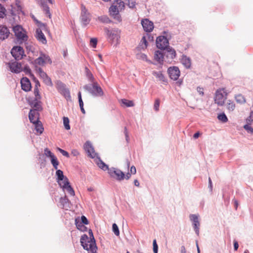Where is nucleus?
<instances>
[{
	"mask_svg": "<svg viewBox=\"0 0 253 253\" xmlns=\"http://www.w3.org/2000/svg\"><path fill=\"white\" fill-rule=\"evenodd\" d=\"M80 242L84 250L90 251L91 253H97V248L94 238L90 239L86 235L84 234L82 236Z\"/></svg>",
	"mask_w": 253,
	"mask_h": 253,
	"instance_id": "1",
	"label": "nucleus"
},
{
	"mask_svg": "<svg viewBox=\"0 0 253 253\" xmlns=\"http://www.w3.org/2000/svg\"><path fill=\"white\" fill-rule=\"evenodd\" d=\"M229 92L230 91L226 90L225 88L218 89L215 93L214 98L215 103L217 104L218 106H223Z\"/></svg>",
	"mask_w": 253,
	"mask_h": 253,
	"instance_id": "2",
	"label": "nucleus"
},
{
	"mask_svg": "<svg viewBox=\"0 0 253 253\" xmlns=\"http://www.w3.org/2000/svg\"><path fill=\"white\" fill-rule=\"evenodd\" d=\"M84 88L95 96H102L104 94L101 87L96 82L93 83L91 86L85 85Z\"/></svg>",
	"mask_w": 253,
	"mask_h": 253,
	"instance_id": "3",
	"label": "nucleus"
},
{
	"mask_svg": "<svg viewBox=\"0 0 253 253\" xmlns=\"http://www.w3.org/2000/svg\"><path fill=\"white\" fill-rule=\"evenodd\" d=\"M13 31L15 34V36L18 40L22 42H25L27 40L28 37L26 34V32L20 25L14 26Z\"/></svg>",
	"mask_w": 253,
	"mask_h": 253,
	"instance_id": "4",
	"label": "nucleus"
},
{
	"mask_svg": "<svg viewBox=\"0 0 253 253\" xmlns=\"http://www.w3.org/2000/svg\"><path fill=\"white\" fill-rule=\"evenodd\" d=\"M34 63L36 65L44 66L46 64H51L52 61L48 55L41 53L40 56L35 60Z\"/></svg>",
	"mask_w": 253,
	"mask_h": 253,
	"instance_id": "5",
	"label": "nucleus"
},
{
	"mask_svg": "<svg viewBox=\"0 0 253 253\" xmlns=\"http://www.w3.org/2000/svg\"><path fill=\"white\" fill-rule=\"evenodd\" d=\"M104 31L107 37L112 41L118 42L120 39V31L118 29L109 30L107 28H104Z\"/></svg>",
	"mask_w": 253,
	"mask_h": 253,
	"instance_id": "6",
	"label": "nucleus"
},
{
	"mask_svg": "<svg viewBox=\"0 0 253 253\" xmlns=\"http://www.w3.org/2000/svg\"><path fill=\"white\" fill-rule=\"evenodd\" d=\"M11 53L17 60L22 59L23 56H25L23 48L19 46L13 47L11 50Z\"/></svg>",
	"mask_w": 253,
	"mask_h": 253,
	"instance_id": "7",
	"label": "nucleus"
},
{
	"mask_svg": "<svg viewBox=\"0 0 253 253\" xmlns=\"http://www.w3.org/2000/svg\"><path fill=\"white\" fill-rule=\"evenodd\" d=\"M56 88L58 91L67 99L71 98L69 89L66 87L64 84L61 82H58L56 84Z\"/></svg>",
	"mask_w": 253,
	"mask_h": 253,
	"instance_id": "8",
	"label": "nucleus"
},
{
	"mask_svg": "<svg viewBox=\"0 0 253 253\" xmlns=\"http://www.w3.org/2000/svg\"><path fill=\"white\" fill-rule=\"evenodd\" d=\"M108 170L111 176L115 178L118 180L121 181L125 179V173L121 170L115 168H112L108 169Z\"/></svg>",
	"mask_w": 253,
	"mask_h": 253,
	"instance_id": "9",
	"label": "nucleus"
},
{
	"mask_svg": "<svg viewBox=\"0 0 253 253\" xmlns=\"http://www.w3.org/2000/svg\"><path fill=\"white\" fill-rule=\"evenodd\" d=\"M36 71L45 84L50 86H52L53 84L51 79L47 76L46 73L42 70V68H37Z\"/></svg>",
	"mask_w": 253,
	"mask_h": 253,
	"instance_id": "10",
	"label": "nucleus"
},
{
	"mask_svg": "<svg viewBox=\"0 0 253 253\" xmlns=\"http://www.w3.org/2000/svg\"><path fill=\"white\" fill-rule=\"evenodd\" d=\"M169 44V42L167 38L164 36H160L156 40V45L158 48L165 49Z\"/></svg>",
	"mask_w": 253,
	"mask_h": 253,
	"instance_id": "11",
	"label": "nucleus"
},
{
	"mask_svg": "<svg viewBox=\"0 0 253 253\" xmlns=\"http://www.w3.org/2000/svg\"><path fill=\"white\" fill-rule=\"evenodd\" d=\"M168 73L170 78L174 81L177 80L180 76V71L177 67H169Z\"/></svg>",
	"mask_w": 253,
	"mask_h": 253,
	"instance_id": "12",
	"label": "nucleus"
},
{
	"mask_svg": "<svg viewBox=\"0 0 253 253\" xmlns=\"http://www.w3.org/2000/svg\"><path fill=\"white\" fill-rule=\"evenodd\" d=\"M84 149L86 153H87L88 156L90 157L91 158L95 159L97 158V155L95 152L94 148L91 145V143L89 142H86L84 144Z\"/></svg>",
	"mask_w": 253,
	"mask_h": 253,
	"instance_id": "13",
	"label": "nucleus"
},
{
	"mask_svg": "<svg viewBox=\"0 0 253 253\" xmlns=\"http://www.w3.org/2000/svg\"><path fill=\"white\" fill-rule=\"evenodd\" d=\"M8 66L10 71L14 73H19L23 70L21 64L16 61L9 63Z\"/></svg>",
	"mask_w": 253,
	"mask_h": 253,
	"instance_id": "14",
	"label": "nucleus"
},
{
	"mask_svg": "<svg viewBox=\"0 0 253 253\" xmlns=\"http://www.w3.org/2000/svg\"><path fill=\"white\" fill-rule=\"evenodd\" d=\"M21 88L25 91H29L31 89V82L28 78L27 77H23L21 80Z\"/></svg>",
	"mask_w": 253,
	"mask_h": 253,
	"instance_id": "15",
	"label": "nucleus"
},
{
	"mask_svg": "<svg viewBox=\"0 0 253 253\" xmlns=\"http://www.w3.org/2000/svg\"><path fill=\"white\" fill-rule=\"evenodd\" d=\"M141 24L144 30L147 32H151L154 28L153 23L147 19L142 20Z\"/></svg>",
	"mask_w": 253,
	"mask_h": 253,
	"instance_id": "16",
	"label": "nucleus"
},
{
	"mask_svg": "<svg viewBox=\"0 0 253 253\" xmlns=\"http://www.w3.org/2000/svg\"><path fill=\"white\" fill-rule=\"evenodd\" d=\"M60 186L61 188H62L64 191L66 190L71 196L75 195V192L72 187L70 185L68 179H65V183L61 184L60 183Z\"/></svg>",
	"mask_w": 253,
	"mask_h": 253,
	"instance_id": "17",
	"label": "nucleus"
},
{
	"mask_svg": "<svg viewBox=\"0 0 253 253\" xmlns=\"http://www.w3.org/2000/svg\"><path fill=\"white\" fill-rule=\"evenodd\" d=\"M120 10L118 8V6L117 5H115V4L112 5L109 9V12L110 14L114 16V18L117 19L119 21H121V17L119 15Z\"/></svg>",
	"mask_w": 253,
	"mask_h": 253,
	"instance_id": "18",
	"label": "nucleus"
},
{
	"mask_svg": "<svg viewBox=\"0 0 253 253\" xmlns=\"http://www.w3.org/2000/svg\"><path fill=\"white\" fill-rule=\"evenodd\" d=\"M39 113L36 110H31L29 114V118L32 123H36L39 121Z\"/></svg>",
	"mask_w": 253,
	"mask_h": 253,
	"instance_id": "19",
	"label": "nucleus"
},
{
	"mask_svg": "<svg viewBox=\"0 0 253 253\" xmlns=\"http://www.w3.org/2000/svg\"><path fill=\"white\" fill-rule=\"evenodd\" d=\"M9 35V31L5 26H0V39L4 40Z\"/></svg>",
	"mask_w": 253,
	"mask_h": 253,
	"instance_id": "20",
	"label": "nucleus"
},
{
	"mask_svg": "<svg viewBox=\"0 0 253 253\" xmlns=\"http://www.w3.org/2000/svg\"><path fill=\"white\" fill-rule=\"evenodd\" d=\"M152 74L162 83L166 84L167 83V80L162 72L153 71Z\"/></svg>",
	"mask_w": 253,
	"mask_h": 253,
	"instance_id": "21",
	"label": "nucleus"
},
{
	"mask_svg": "<svg viewBox=\"0 0 253 253\" xmlns=\"http://www.w3.org/2000/svg\"><path fill=\"white\" fill-rule=\"evenodd\" d=\"M56 175L57 177V181L60 185V183H65V179H68L66 177H65L63 172L61 170L57 169L56 172Z\"/></svg>",
	"mask_w": 253,
	"mask_h": 253,
	"instance_id": "22",
	"label": "nucleus"
},
{
	"mask_svg": "<svg viewBox=\"0 0 253 253\" xmlns=\"http://www.w3.org/2000/svg\"><path fill=\"white\" fill-rule=\"evenodd\" d=\"M81 19L84 25L88 24L90 21L89 14L86 12V10L85 8H84V9H82Z\"/></svg>",
	"mask_w": 253,
	"mask_h": 253,
	"instance_id": "23",
	"label": "nucleus"
},
{
	"mask_svg": "<svg viewBox=\"0 0 253 253\" xmlns=\"http://www.w3.org/2000/svg\"><path fill=\"white\" fill-rule=\"evenodd\" d=\"M36 38L42 43L45 44L46 43L45 37L40 29H38L36 30Z\"/></svg>",
	"mask_w": 253,
	"mask_h": 253,
	"instance_id": "24",
	"label": "nucleus"
},
{
	"mask_svg": "<svg viewBox=\"0 0 253 253\" xmlns=\"http://www.w3.org/2000/svg\"><path fill=\"white\" fill-rule=\"evenodd\" d=\"M190 219L194 223V227L196 232L198 234L199 233V226H200V223L198 221V216L195 214H192L190 216Z\"/></svg>",
	"mask_w": 253,
	"mask_h": 253,
	"instance_id": "25",
	"label": "nucleus"
},
{
	"mask_svg": "<svg viewBox=\"0 0 253 253\" xmlns=\"http://www.w3.org/2000/svg\"><path fill=\"white\" fill-rule=\"evenodd\" d=\"M40 99H35L31 103L33 110H36V111H41L42 110V103L40 101Z\"/></svg>",
	"mask_w": 253,
	"mask_h": 253,
	"instance_id": "26",
	"label": "nucleus"
},
{
	"mask_svg": "<svg viewBox=\"0 0 253 253\" xmlns=\"http://www.w3.org/2000/svg\"><path fill=\"white\" fill-rule=\"evenodd\" d=\"M147 38H148L150 40H153V37H151L150 35L149 34H147L145 36H144L140 42V46L142 48H146L147 46Z\"/></svg>",
	"mask_w": 253,
	"mask_h": 253,
	"instance_id": "27",
	"label": "nucleus"
},
{
	"mask_svg": "<svg viewBox=\"0 0 253 253\" xmlns=\"http://www.w3.org/2000/svg\"><path fill=\"white\" fill-rule=\"evenodd\" d=\"M95 163L97 166L102 169L106 170L108 169L107 165H106L100 158H95Z\"/></svg>",
	"mask_w": 253,
	"mask_h": 253,
	"instance_id": "28",
	"label": "nucleus"
},
{
	"mask_svg": "<svg viewBox=\"0 0 253 253\" xmlns=\"http://www.w3.org/2000/svg\"><path fill=\"white\" fill-rule=\"evenodd\" d=\"M154 59L156 61L160 63L163 61L164 55L163 53L160 51H156L154 54Z\"/></svg>",
	"mask_w": 253,
	"mask_h": 253,
	"instance_id": "29",
	"label": "nucleus"
},
{
	"mask_svg": "<svg viewBox=\"0 0 253 253\" xmlns=\"http://www.w3.org/2000/svg\"><path fill=\"white\" fill-rule=\"evenodd\" d=\"M226 107L229 112H232L235 109L236 105L234 101L231 100H228Z\"/></svg>",
	"mask_w": 253,
	"mask_h": 253,
	"instance_id": "30",
	"label": "nucleus"
},
{
	"mask_svg": "<svg viewBox=\"0 0 253 253\" xmlns=\"http://www.w3.org/2000/svg\"><path fill=\"white\" fill-rule=\"evenodd\" d=\"M35 125V128L37 133L41 134L43 131V127L40 121H38L36 123H33Z\"/></svg>",
	"mask_w": 253,
	"mask_h": 253,
	"instance_id": "31",
	"label": "nucleus"
},
{
	"mask_svg": "<svg viewBox=\"0 0 253 253\" xmlns=\"http://www.w3.org/2000/svg\"><path fill=\"white\" fill-rule=\"evenodd\" d=\"M75 224L77 228L81 231H84L86 230V227L84 225V224L81 222L79 218L75 219Z\"/></svg>",
	"mask_w": 253,
	"mask_h": 253,
	"instance_id": "32",
	"label": "nucleus"
},
{
	"mask_svg": "<svg viewBox=\"0 0 253 253\" xmlns=\"http://www.w3.org/2000/svg\"><path fill=\"white\" fill-rule=\"evenodd\" d=\"M234 98L237 103L242 104L246 102V99L245 97L241 94L236 95Z\"/></svg>",
	"mask_w": 253,
	"mask_h": 253,
	"instance_id": "33",
	"label": "nucleus"
},
{
	"mask_svg": "<svg viewBox=\"0 0 253 253\" xmlns=\"http://www.w3.org/2000/svg\"><path fill=\"white\" fill-rule=\"evenodd\" d=\"M41 6L42 8V10L44 11L46 14L47 15L49 18H51V13L50 12L49 8L45 2L42 1L41 3Z\"/></svg>",
	"mask_w": 253,
	"mask_h": 253,
	"instance_id": "34",
	"label": "nucleus"
},
{
	"mask_svg": "<svg viewBox=\"0 0 253 253\" xmlns=\"http://www.w3.org/2000/svg\"><path fill=\"white\" fill-rule=\"evenodd\" d=\"M121 103L122 105H124L127 107H133L134 106V103L133 101L126 99H121Z\"/></svg>",
	"mask_w": 253,
	"mask_h": 253,
	"instance_id": "35",
	"label": "nucleus"
},
{
	"mask_svg": "<svg viewBox=\"0 0 253 253\" xmlns=\"http://www.w3.org/2000/svg\"><path fill=\"white\" fill-rule=\"evenodd\" d=\"M181 62L186 68H189L191 66V60L186 56H183L182 58Z\"/></svg>",
	"mask_w": 253,
	"mask_h": 253,
	"instance_id": "36",
	"label": "nucleus"
},
{
	"mask_svg": "<svg viewBox=\"0 0 253 253\" xmlns=\"http://www.w3.org/2000/svg\"><path fill=\"white\" fill-rule=\"evenodd\" d=\"M78 95L79 102V105H80V107L81 108V110L83 114H85V112L84 108V102H83V101L82 98L81 92L80 91L79 92Z\"/></svg>",
	"mask_w": 253,
	"mask_h": 253,
	"instance_id": "37",
	"label": "nucleus"
},
{
	"mask_svg": "<svg viewBox=\"0 0 253 253\" xmlns=\"http://www.w3.org/2000/svg\"><path fill=\"white\" fill-rule=\"evenodd\" d=\"M98 20L100 22H101L102 23H109L111 22V20L109 19V18L107 16H105V15H103V16L98 17Z\"/></svg>",
	"mask_w": 253,
	"mask_h": 253,
	"instance_id": "38",
	"label": "nucleus"
},
{
	"mask_svg": "<svg viewBox=\"0 0 253 253\" xmlns=\"http://www.w3.org/2000/svg\"><path fill=\"white\" fill-rule=\"evenodd\" d=\"M217 119L222 123H226L228 120L227 117L224 113L218 115Z\"/></svg>",
	"mask_w": 253,
	"mask_h": 253,
	"instance_id": "39",
	"label": "nucleus"
},
{
	"mask_svg": "<svg viewBox=\"0 0 253 253\" xmlns=\"http://www.w3.org/2000/svg\"><path fill=\"white\" fill-rule=\"evenodd\" d=\"M51 163L53 165V167L54 168V169H57V167L59 165V162L55 156L51 158Z\"/></svg>",
	"mask_w": 253,
	"mask_h": 253,
	"instance_id": "40",
	"label": "nucleus"
},
{
	"mask_svg": "<svg viewBox=\"0 0 253 253\" xmlns=\"http://www.w3.org/2000/svg\"><path fill=\"white\" fill-rule=\"evenodd\" d=\"M63 120L65 128L66 130H69L70 129V126L69 125V119H68V117H64L63 118Z\"/></svg>",
	"mask_w": 253,
	"mask_h": 253,
	"instance_id": "41",
	"label": "nucleus"
},
{
	"mask_svg": "<svg viewBox=\"0 0 253 253\" xmlns=\"http://www.w3.org/2000/svg\"><path fill=\"white\" fill-rule=\"evenodd\" d=\"M168 55L171 58H174L176 56V52L174 49L168 48L167 49Z\"/></svg>",
	"mask_w": 253,
	"mask_h": 253,
	"instance_id": "42",
	"label": "nucleus"
},
{
	"mask_svg": "<svg viewBox=\"0 0 253 253\" xmlns=\"http://www.w3.org/2000/svg\"><path fill=\"white\" fill-rule=\"evenodd\" d=\"M116 5L118 6V8L120 10V11H121L122 10L124 9L125 7L124 2L121 0H117Z\"/></svg>",
	"mask_w": 253,
	"mask_h": 253,
	"instance_id": "43",
	"label": "nucleus"
},
{
	"mask_svg": "<svg viewBox=\"0 0 253 253\" xmlns=\"http://www.w3.org/2000/svg\"><path fill=\"white\" fill-rule=\"evenodd\" d=\"M112 229L114 234L118 236L120 235V231L116 223L113 224Z\"/></svg>",
	"mask_w": 253,
	"mask_h": 253,
	"instance_id": "44",
	"label": "nucleus"
},
{
	"mask_svg": "<svg viewBox=\"0 0 253 253\" xmlns=\"http://www.w3.org/2000/svg\"><path fill=\"white\" fill-rule=\"evenodd\" d=\"M44 155L47 157L50 158V159L53 157L55 155L48 149L45 148L44 150Z\"/></svg>",
	"mask_w": 253,
	"mask_h": 253,
	"instance_id": "45",
	"label": "nucleus"
},
{
	"mask_svg": "<svg viewBox=\"0 0 253 253\" xmlns=\"http://www.w3.org/2000/svg\"><path fill=\"white\" fill-rule=\"evenodd\" d=\"M5 8L0 4V18H3L5 16Z\"/></svg>",
	"mask_w": 253,
	"mask_h": 253,
	"instance_id": "46",
	"label": "nucleus"
},
{
	"mask_svg": "<svg viewBox=\"0 0 253 253\" xmlns=\"http://www.w3.org/2000/svg\"><path fill=\"white\" fill-rule=\"evenodd\" d=\"M97 43V40L96 38H91L90 40V45L93 48H95Z\"/></svg>",
	"mask_w": 253,
	"mask_h": 253,
	"instance_id": "47",
	"label": "nucleus"
},
{
	"mask_svg": "<svg viewBox=\"0 0 253 253\" xmlns=\"http://www.w3.org/2000/svg\"><path fill=\"white\" fill-rule=\"evenodd\" d=\"M160 101L159 99H157L155 101L154 104V108L156 111H158L159 110Z\"/></svg>",
	"mask_w": 253,
	"mask_h": 253,
	"instance_id": "48",
	"label": "nucleus"
},
{
	"mask_svg": "<svg viewBox=\"0 0 253 253\" xmlns=\"http://www.w3.org/2000/svg\"><path fill=\"white\" fill-rule=\"evenodd\" d=\"M85 70L86 72V76L88 77V78L90 80V81H93L94 80V78L92 73L89 71V69L87 68H85Z\"/></svg>",
	"mask_w": 253,
	"mask_h": 253,
	"instance_id": "49",
	"label": "nucleus"
},
{
	"mask_svg": "<svg viewBox=\"0 0 253 253\" xmlns=\"http://www.w3.org/2000/svg\"><path fill=\"white\" fill-rule=\"evenodd\" d=\"M32 17L33 19V20L36 22V23L38 24V26H39L40 27L45 28V25L44 24L38 21L34 15H32Z\"/></svg>",
	"mask_w": 253,
	"mask_h": 253,
	"instance_id": "50",
	"label": "nucleus"
},
{
	"mask_svg": "<svg viewBox=\"0 0 253 253\" xmlns=\"http://www.w3.org/2000/svg\"><path fill=\"white\" fill-rule=\"evenodd\" d=\"M60 201L63 206V208H65V205L68 203V200L66 198V196L64 198H61Z\"/></svg>",
	"mask_w": 253,
	"mask_h": 253,
	"instance_id": "51",
	"label": "nucleus"
},
{
	"mask_svg": "<svg viewBox=\"0 0 253 253\" xmlns=\"http://www.w3.org/2000/svg\"><path fill=\"white\" fill-rule=\"evenodd\" d=\"M34 94L35 96V99H41V96L39 93V91L37 87H35L34 88Z\"/></svg>",
	"mask_w": 253,
	"mask_h": 253,
	"instance_id": "52",
	"label": "nucleus"
},
{
	"mask_svg": "<svg viewBox=\"0 0 253 253\" xmlns=\"http://www.w3.org/2000/svg\"><path fill=\"white\" fill-rule=\"evenodd\" d=\"M57 150H58V151H59V152H60V153H61L63 156H64L66 157L67 158H69V156H69V153H68L67 151H65V150H63V149H62L60 148H57Z\"/></svg>",
	"mask_w": 253,
	"mask_h": 253,
	"instance_id": "53",
	"label": "nucleus"
},
{
	"mask_svg": "<svg viewBox=\"0 0 253 253\" xmlns=\"http://www.w3.org/2000/svg\"><path fill=\"white\" fill-rule=\"evenodd\" d=\"M153 252L154 253H158V247L156 243V240H154L153 242Z\"/></svg>",
	"mask_w": 253,
	"mask_h": 253,
	"instance_id": "54",
	"label": "nucleus"
},
{
	"mask_svg": "<svg viewBox=\"0 0 253 253\" xmlns=\"http://www.w3.org/2000/svg\"><path fill=\"white\" fill-rule=\"evenodd\" d=\"M139 58L143 60H144V61H147L149 62H151L150 61H149L147 59V55L145 54H143V53L140 54L139 56Z\"/></svg>",
	"mask_w": 253,
	"mask_h": 253,
	"instance_id": "55",
	"label": "nucleus"
},
{
	"mask_svg": "<svg viewBox=\"0 0 253 253\" xmlns=\"http://www.w3.org/2000/svg\"><path fill=\"white\" fill-rule=\"evenodd\" d=\"M81 222H82L85 225H87L88 224V221L87 219L84 215H83L81 216Z\"/></svg>",
	"mask_w": 253,
	"mask_h": 253,
	"instance_id": "56",
	"label": "nucleus"
},
{
	"mask_svg": "<svg viewBox=\"0 0 253 253\" xmlns=\"http://www.w3.org/2000/svg\"><path fill=\"white\" fill-rule=\"evenodd\" d=\"M244 127L245 129L250 131L253 134V127H252L251 126H250L247 125H245Z\"/></svg>",
	"mask_w": 253,
	"mask_h": 253,
	"instance_id": "57",
	"label": "nucleus"
},
{
	"mask_svg": "<svg viewBox=\"0 0 253 253\" xmlns=\"http://www.w3.org/2000/svg\"><path fill=\"white\" fill-rule=\"evenodd\" d=\"M128 5L129 7L130 8H133L135 5V2L133 0H129Z\"/></svg>",
	"mask_w": 253,
	"mask_h": 253,
	"instance_id": "58",
	"label": "nucleus"
},
{
	"mask_svg": "<svg viewBox=\"0 0 253 253\" xmlns=\"http://www.w3.org/2000/svg\"><path fill=\"white\" fill-rule=\"evenodd\" d=\"M71 154L74 156H78L80 154V153L77 150L73 149L71 151Z\"/></svg>",
	"mask_w": 253,
	"mask_h": 253,
	"instance_id": "59",
	"label": "nucleus"
},
{
	"mask_svg": "<svg viewBox=\"0 0 253 253\" xmlns=\"http://www.w3.org/2000/svg\"><path fill=\"white\" fill-rule=\"evenodd\" d=\"M23 71L26 74H30L31 73V69L28 66H26L24 67Z\"/></svg>",
	"mask_w": 253,
	"mask_h": 253,
	"instance_id": "60",
	"label": "nucleus"
},
{
	"mask_svg": "<svg viewBox=\"0 0 253 253\" xmlns=\"http://www.w3.org/2000/svg\"><path fill=\"white\" fill-rule=\"evenodd\" d=\"M197 91L200 94L203 95H204V89L202 87H198L197 88Z\"/></svg>",
	"mask_w": 253,
	"mask_h": 253,
	"instance_id": "61",
	"label": "nucleus"
},
{
	"mask_svg": "<svg viewBox=\"0 0 253 253\" xmlns=\"http://www.w3.org/2000/svg\"><path fill=\"white\" fill-rule=\"evenodd\" d=\"M130 171V173L131 174H135L136 172V170L135 167L134 166L131 167Z\"/></svg>",
	"mask_w": 253,
	"mask_h": 253,
	"instance_id": "62",
	"label": "nucleus"
},
{
	"mask_svg": "<svg viewBox=\"0 0 253 253\" xmlns=\"http://www.w3.org/2000/svg\"><path fill=\"white\" fill-rule=\"evenodd\" d=\"M239 248V244L238 242L236 240L234 241V248L235 251H237Z\"/></svg>",
	"mask_w": 253,
	"mask_h": 253,
	"instance_id": "63",
	"label": "nucleus"
},
{
	"mask_svg": "<svg viewBox=\"0 0 253 253\" xmlns=\"http://www.w3.org/2000/svg\"><path fill=\"white\" fill-rule=\"evenodd\" d=\"M249 121H253V111H251L250 113V115L248 118Z\"/></svg>",
	"mask_w": 253,
	"mask_h": 253,
	"instance_id": "64",
	"label": "nucleus"
}]
</instances>
